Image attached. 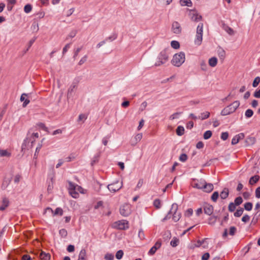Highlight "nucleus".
<instances>
[{
	"instance_id": "obj_20",
	"label": "nucleus",
	"mask_w": 260,
	"mask_h": 260,
	"mask_svg": "<svg viewBox=\"0 0 260 260\" xmlns=\"http://www.w3.org/2000/svg\"><path fill=\"white\" fill-rule=\"evenodd\" d=\"M142 138V134L140 133L136 135L135 136L134 140L132 141L131 142V145H135L138 142H139Z\"/></svg>"
},
{
	"instance_id": "obj_25",
	"label": "nucleus",
	"mask_w": 260,
	"mask_h": 260,
	"mask_svg": "<svg viewBox=\"0 0 260 260\" xmlns=\"http://www.w3.org/2000/svg\"><path fill=\"white\" fill-rule=\"evenodd\" d=\"M217 216L213 215L210 217L208 220V223L210 225H214L217 220Z\"/></svg>"
},
{
	"instance_id": "obj_2",
	"label": "nucleus",
	"mask_w": 260,
	"mask_h": 260,
	"mask_svg": "<svg viewBox=\"0 0 260 260\" xmlns=\"http://www.w3.org/2000/svg\"><path fill=\"white\" fill-rule=\"evenodd\" d=\"M169 50L165 49L161 51L158 56V60L155 62V66H160L166 63L169 60Z\"/></svg>"
},
{
	"instance_id": "obj_53",
	"label": "nucleus",
	"mask_w": 260,
	"mask_h": 260,
	"mask_svg": "<svg viewBox=\"0 0 260 260\" xmlns=\"http://www.w3.org/2000/svg\"><path fill=\"white\" fill-rule=\"evenodd\" d=\"M114 257V255L111 253H107L104 257L105 259L107 260H113Z\"/></svg>"
},
{
	"instance_id": "obj_50",
	"label": "nucleus",
	"mask_w": 260,
	"mask_h": 260,
	"mask_svg": "<svg viewBox=\"0 0 260 260\" xmlns=\"http://www.w3.org/2000/svg\"><path fill=\"white\" fill-rule=\"evenodd\" d=\"M153 205L156 209L160 207V201L159 199H156L154 201Z\"/></svg>"
},
{
	"instance_id": "obj_27",
	"label": "nucleus",
	"mask_w": 260,
	"mask_h": 260,
	"mask_svg": "<svg viewBox=\"0 0 260 260\" xmlns=\"http://www.w3.org/2000/svg\"><path fill=\"white\" fill-rule=\"evenodd\" d=\"M210 112H207V111L202 113L201 114V115L198 117V119H200L201 120L206 119L210 116Z\"/></svg>"
},
{
	"instance_id": "obj_23",
	"label": "nucleus",
	"mask_w": 260,
	"mask_h": 260,
	"mask_svg": "<svg viewBox=\"0 0 260 260\" xmlns=\"http://www.w3.org/2000/svg\"><path fill=\"white\" fill-rule=\"evenodd\" d=\"M206 240H207V239H204L202 241L198 240L197 243L196 244H194V245H192L190 247V248L193 249L194 247H200L202 245L206 243Z\"/></svg>"
},
{
	"instance_id": "obj_15",
	"label": "nucleus",
	"mask_w": 260,
	"mask_h": 260,
	"mask_svg": "<svg viewBox=\"0 0 260 260\" xmlns=\"http://www.w3.org/2000/svg\"><path fill=\"white\" fill-rule=\"evenodd\" d=\"M2 205L0 206V211L5 210L9 205V199L7 198L3 199Z\"/></svg>"
},
{
	"instance_id": "obj_1",
	"label": "nucleus",
	"mask_w": 260,
	"mask_h": 260,
	"mask_svg": "<svg viewBox=\"0 0 260 260\" xmlns=\"http://www.w3.org/2000/svg\"><path fill=\"white\" fill-rule=\"evenodd\" d=\"M240 102L238 101H235L233 103L225 107L221 112V114L223 116L229 115L234 113L239 107Z\"/></svg>"
},
{
	"instance_id": "obj_54",
	"label": "nucleus",
	"mask_w": 260,
	"mask_h": 260,
	"mask_svg": "<svg viewBox=\"0 0 260 260\" xmlns=\"http://www.w3.org/2000/svg\"><path fill=\"white\" fill-rule=\"evenodd\" d=\"M76 34H77V31L76 30H72L70 32V34L68 35V36L67 38V39H68L69 38H74L76 35Z\"/></svg>"
},
{
	"instance_id": "obj_6",
	"label": "nucleus",
	"mask_w": 260,
	"mask_h": 260,
	"mask_svg": "<svg viewBox=\"0 0 260 260\" xmlns=\"http://www.w3.org/2000/svg\"><path fill=\"white\" fill-rule=\"evenodd\" d=\"M112 227L114 229L124 230L128 228V222L124 220H119L114 222Z\"/></svg>"
},
{
	"instance_id": "obj_39",
	"label": "nucleus",
	"mask_w": 260,
	"mask_h": 260,
	"mask_svg": "<svg viewBox=\"0 0 260 260\" xmlns=\"http://www.w3.org/2000/svg\"><path fill=\"white\" fill-rule=\"evenodd\" d=\"M236 205L234 203L232 202L230 203L228 207L229 211L231 212H234L236 209Z\"/></svg>"
},
{
	"instance_id": "obj_57",
	"label": "nucleus",
	"mask_w": 260,
	"mask_h": 260,
	"mask_svg": "<svg viewBox=\"0 0 260 260\" xmlns=\"http://www.w3.org/2000/svg\"><path fill=\"white\" fill-rule=\"evenodd\" d=\"M193 213V210L191 208H189V209H188L185 213V216H187V217H189Z\"/></svg>"
},
{
	"instance_id": "obj_29",
	"label": "nucleus",
	"mask_w": 260,
	"mask_h": 260,
	"mask_svg": "<svg viewBox=\"0 0 260 260\" xmlns=\"http://www.w3.org/2000/svg\"><path fill=\"white\" fill-rule=\"evenodd\" d=\"M184 128L182 126H178L176 129V133L178 136H182L184 134Z\"/></svg>"
},
{
	"instance_id": "obj_13",
	"label": "nucleus",
	"mask_w": 260,
	"mask_h": 260,
	"mask_svg": "<svg viewBox=\"0 0 260 260\" xmlns=\"http://www.w3.org/2000/svg\"><path fill=\"white\" fill-rule=\"evenodd\" d=\"M244 134L243 133H240L236 135L232 140V144L235 145L237 144L240 140L244 138Z\"/></svg>"
},
{
	"instance_id": "obj_26",
	"label": "nucleus",
	"mask_w": 260,
	"mask_h": 260,
	"mask_svg": "<svg viewBox=\"0 0 260 260\" xmlns=\"http://www.w3.org/2000/svg\"><path fill=\"white\" fill-rule=\"evenodd\" d=\"M217 63V59L215 57H213L209 59V64L211 67H214L216 66Z\"/></svg>"
},
{
	"instance_id": "obj_64",
	"label": "nucleus",
	"mask_w": 260,
	"mask_h": 260,
	"mask_svg": "<svg viewBox=\"0 0 260 260\" xmlns=\"http://www.w3.org/2000/svg\"><path fill=\"white\" fill-rule=\"evenodd\" d=\"M255 197L260 198V186L257 187L255 190Z\"/></svg>"
},
{
	"instance_id": "obj_24",
	"label": "nucleus",
	"mask_w": 260,
	"mask_h": 260,
	"mask_svg": "<svg viewBox=\"0 0 260 260\" xmlns=\"http://www.w3.org/2000/svg\"><path fill=\"white\" fill-rule=\"evenodd\" d=\"M86 252L85 249H82L79 254L78 260H86Z\"/></svg>"
},
{
	"instance_id": "obj_37",
	"label": "nucleus",
	"mask_w": 260,
	"mask_h": 260,
	"mask_svg": "<svg viewBox=\"0 0 260 260\" xmlns=\"http://www.w3.org/2000/svg\"><path fill=\"white\" fill-rule=\"evenodd\" d=\"M180 3L182 6H187L189 7L191 6V2L190 0H181Z\"/></svg>"
},
{
	"instance_id": "obj_45",
	"label": "nucleus",
	"mask_w": 260,
	"mask_h": 260,
	"mask_svg": "<svg viewBox=\"0 0 260 260\" xmlns=\"http://www.w3.org/2000/svg\"><path fill=\"white\" fill-rule=\"evenodd\" d=\"M242 202H243L242 198L241 197H238L235 199L234 204L236 206H239L242 204Z\"/></svg>"
},
{
	"instance_id": "obj_52",
	"label": "nucleus",
	"mask_w": 260,
	"mask_h": 260,
	"mask_svg": "<svg viewBox=\"0 0 260 260\" xmlns=\"http://www.w3.org/2000/svg\"><path fill=\"white\" fill-rule=\"evenodd\" d=\"M187 155L185 153H183L180 155L179 160L182 162H185L187 159Z\"/></svg>"
},
{
	"instance_id": "obj_58",
	"label": "nucleus",
	"mask_w": 260,
	"mask_h": 260,
	"mask_svg": "<svg viewBox=\"0 0 260 260\" xmlns=\"http://www.w3.org/2000/svg\"><path fill=\"white\" fill-rule=\"evenodd\" d=\"M35 40H36V39H32L29 41L28 44V47H27V49H26V50L25 51V53H26L29 50V49L30 48V47L32 46V45L35 41Z\"/></svg>"
},
{
	"instance_id": "obj_41",
	"label": "nucleus",
	"mask_w": 260,
	"mask_h": 260,
	"mask_svg": "<svg viewBox=\"0 0 260 260\" xmlns=\"http://www.w3.org/2000/svg\"><path fill=\"white\" fill-rule=\"evenodd\" d=\"M123 255V252L122 250H119L117 251L115 256L117 259H120L122 258Z\"/></svg>"
},
{
	"instance_id": "obj_32",
	"label": "nucleus",
	"mask_w": 260,
	"mask_h": 260,
	"mask_svg": "<svg viewBox=\"0 0 260 260\" xmlns=\"http://www.w3.org/2000/svg\"><path fill=\"white\" fill-rule=\"evenodd\" d=\"M171 47L174 49H178L180 47L179 43L176 41H172L171 43Z\"/></svg>"
},
{
	"instance_id": "obj_49",
	"label": "nucleus",
	"mask_w": 260,
	"mask_h": 260,
	"mask_svg": "<svg viewBox=\"0 0 260 260\" xmlns=\"http://www.w3.org/2000/svg\"><path fill=\"white\" fill-rule=\"evenodd\" d=\"M179 243V240L177 238H174L171 241V245L173 247H176L178 245V244Z\"/></svg>"
},
{
	"instance_id": "obj_47",
	"label": "nucleus",
	"mask_w": 260,
	"mask_h": 260,
	"mask_svg": "<svg viewBox=\"0 0 260 260\" xmlns=\"http://www.w3.org/2000/svg\"><path fill=\"white\" fill-rule=\"evenodd\" d=\"M237 232V229L235 226H231L229 230V235L234 236Z\"/></svg>"
},
{
	"instance_id": "obj_8",
	"label": "nucleus",
	"mask_w": 260,
	"mask_h": 260,
	"mask_svg": "<svg viewBox=\"0 0 260 260\" xmlns=\"http://www.w3.org/2000/svg\"><path fill=\"white\" fill-rule=\"evenodd\" d=\"M122 186V182L116 181L108 185V189L112 192H115L119 190Z\"/></svg>"
},
{
	"instance_id": "obj_63",
	"label": "nucleus",
	"mask_w": 260,
	"mask_h": 260,
	"mask_svg": "<svg viewBox=\"0 0 260 260\" xmlns=\"http://www.w3.org/2000/svg\"><path fill=\"white\" fill-rule=\"evenodd\" d=\"M253 95L256 98H260V89L256 90L254 92Z\"/></svg>"
},
{
	"instance_id": "obj_34",
	"label": "nucleus",
	"mask_w": 260,
	"mask_h": 260,
	"mask_svg": "<svg viewBox=\"0 0 260 260\" xmlns=\"http://www.w3.org/2000/svg\"><path fill=\"white\" fill-rule=\"evenodd\" d=\"M10 182H11V179H8L5 180L2 184V188L3 189H5L8 187V186L10 184Z\"/></svg>"
},
{
	"instance_id": "obj_9",
	"label": "nucleus",
	"mask_w": 260,
	"mask_h": 260,
	"mask_svg": "<svg viewBox=\"0 0 260 260\" xmlns=\"http://www.w3.org/2000/svg\"><path fill=\"white\" fill-rule=\"evenodd\" d=\"M69 189L70 190V193L73 198H77L78 197L79 194L76 191V190L77 188H79V186H78L77 185H75L71 181L69 182Z\"/></svg>"
},
{
	"instance_id": "obj_56",
	"label": "nucleus",
	"mask_w": 260,
	"mask_h": 260,
	"mask_svg": "<svg viewBox=\"0 0 260 260\" xmlns=\"http://www.w3.org/2000/svg\"><path fill=\"white\" fill-rule=\"evenodd\" d=\"M229 137V134L227 132H223L221 135V139L224 141L228 139Z\"/></svg>"
},
{
	"instance_id": "obj_12",
	"label": "nucleus",
	"mask_w": 260,
	"mask_h": 260,
	"mask_svg": "<svg viewBox=\"0 0 260 260\" xmlns=\"http://www.w3.org/2000/svg\"><path fill=\"white\" fill-rule=\"evenodd\" d=\"M172 29L174 33L178 34L181 32V28L178 22L175 21L172 24Z\"/></svg>"
},
{
	"instance_id": "obj_22",
	"label": "nucleus",
	"mask_w": 260,
	"mask_h": 260,
	"mask_svg": "<svg viewBox=\"0 0 260 260\" xmlns=\"http://www.w3.org/2000/svg\"><path fill=\"white\" fill-rule=\"evenodd\" d=\"M259 179V176L258 175H254L251 177L249 181V183L250 185H253L256 183Z\"/></svg>"
},
{
	"instance_id": "obj_60",
	"label": "nucleus",
	"mask_w": 260,
	"mask_h": 260,
	"mask_svg": "<svg viewBox=\"0 0 260 260\" xmlns=\"http://www.w3.org/2000/svg\"><path fill=\"white\" fill-rule=\"evenodd\" d=\"M250 219V216L248 215H245L243 216L242 218V221L244 222H248Z\"/></svg>"
},
{
	"instance_id": "obj_55",
	"label": "nucleus",
	"mask_w": 260,
	"mask_h": 260,
	"mask_svg": "<svg viewBox=\"0 0 260 260\" xmlns=\"http://www.w3.org/2000/svg\"><path fill=\"white\" fill-rule=\"evenodd\" d=\"M138 236L141 240H143L145 239L144 232L142 229L139 230Z\"/></svg>"
},
{
	"instance_id": "obj_42",
	"label": "nucleus",
	"mask_w": 260,
	"mask_h": 260,
	"mask_svg": "<svg viewBox=\"0 0 260 260\" xmlns=\"http://www.w3.org/2000/svg\"><path fill=\"white\" fill-rule=\"evenodd\" d=\"M182 112H176L171 115L169 117V119L170 120H174L175 119H177L179 117V116L181 114Z\"/></svg>"
},
{
	"instance_id": "obj_44",
	"label": "nucleus",
	"mask_w": 260,
	"mask_h": 260,
	"mask_svg": "<svg viewBox=\"0 0 260 260\" xmlns=\"http://www.w3.org/2000/svg\"><path fill=\"white\" fill-rule=\"evenodd\" d=\"M259 82H260V77H256L254 79V81H253V83H252V86H253V87H257V85H258V84L259 83Z\"/></svg>"
},
{
	"instance_id": "obj_14",
	"label": "nucleus",
	"mask_w": 260,
	"mask_h": 260,
	"mask_svg": "<svg viewBox=\"0 0 260 260\" xmlns=\"http://www.w3.org/2000/svg\"><path fill=\"white\" fill-rule=\"evenodd\" d=\"M213 189V185L212 183H207L204 181L203 190L206 192H210Z\"/></svg>"
},
{
	"instance_id": "obj_43",
	"label": "nucleus",
	"mask_w": 260,
	"mask_h": 260,
	"mask_svg": "<svg viewBox=\"0 0 260 260\" xmlns=\"http://www.w3.org/2000/svg\"><path fill=\"white\" fill-rule=\"evenodd\" d=\"M100 156V153L95 155L94 156V157L93 158V159L92 160L91 162V165L92 166L94 165V164H95V163L98 162Z\"/></svg>"
},
{
	"instance_id": "obj_16",
	"label": "nucleus",
	"mask_w": 260,
	"mask_h": 260,
	"mask_svg": "<svg viewBox=\"0 0 260 260\" xmlns=\"http://www.w3.org/2000/svg\"><path fill=\"white\" fill-rule=\"evenodd\" d=\"M204 213L208 215H211L213 212V207L209 204L206 205L204 208Z\"/></svg>"
},
{
	"instance_id": "obj_38",
	"label": "nucleus",
	"mask_w": 260,
	"mask_h": 260,
	"mask_svg": "<svg viewBox=\"0 0 260 260\" xmlns=\"http://www.w3.org/2000/svg\"><path fill=\"white\" fill-rule=\"evenodd\" d=\"M212 133L211 131H207L204 134V138L206 140L209 139L212 136Z\"/></svg>"
},
{
	"instance_id": "obj_17",
	"label": "nucleus",
	"mask_w": 260,
	"mask_h": 260,
	"mask_svg": "<svg viewBox=\"0 0 260 260\" xmlns=\"http://www.w3.org/2000/svg\"><path fill=\"white\" fill-rule=\"evenodd\" d=\"M255 142L256 139L253 137H248L245 141L246 146L252 145L255 143Z\"/></svg>"
},
{
	"instance_id": "obj_51",
	"label": "nucleus",
	"mask_w": 260,
	"mask_h": 260,
	"mask_svg": "<svg viewBox=\"0 0 260 260\" xmlns=\"http://www.w3.org/2000/svg\"><path fill=\"white\" fill-rule=\"evenodd\" d=\"M59 235L62 237H63V238L66 237L67 236V234H68L67 230L64 229H61L60 230H59Z\"/></svg>"
},
{
	"instance_id": "obj_33",
	"label": "nucleus",
	"mask_w": 260,
	"mask_h": 260,
	"mask_svg": "<svg viewBox=\"0 0 260 260\" xmlns=\"http://www.w3.org/2000/svg\"><path fill=\"white\" fill-rule=\"evenodd\" d=\"M253 207V205L250 202L246 203L244 204V208L247 211H250L252 210Z\"/></svg>"
},
{
	"instance_id": "obj_48",
	"label": "nucleus",
	"mask_w": 260,
	"mask_h": 260,
	"mask_svg": "<svg viewBox=\"0 0 260 260\" xmlns=\"http://www.w3.org/2000/svg\"><path fill=\"white\" fill-rule=\"evenodd\" d=\"M219 197V193L217 191H215L214 192L212 196H211V200L213 201V202H216L218 198Z\"/></svg>"
},
{
	"instance_id": "obj_21",
	"label": "nucleus",
	"mask_w": 260,
	"mask_h": 260,
	"mask_svg": "<svg viewBox=\"0 0 260 260\" xmlns=\"http://www.w3.org/2000/svg\"><path fill=\"white\" fill-rule=\"evenodd\" d=\"M229 189L227 188H224L221 192L220 197L222 199H225L229 196Z\"/></svg>"
},
{
	"instance_id": "obj_36",
	"label": "nucleus",
	"mask_w": 260,
	"mask_h": 260,
	"mask_svg": "<svg viewBox=\"0 0 260 260\" xmlns=\"http://www.w3.org/2000/svg\"><path fill=\"white\" fill-rule=\"evenodd\" d=\"M200 67L202 71H206L207 70V66L206 64V63L205 61L202 60L200 62Z\"/></svg>"
},
{
	"instance_id": "obj_4",
	"label": "nucleus",
	"mask_w": 260,
	"mask_h": 260,
	"mask_svg": "<svg viewBox=\"0 0 260 260\" xmlns=\"http://www.w3.org/2000/svg\"><path fill=\"white\" fill-rule=\"evenodd\" d=\"M178 209V205L177 204H173L172 205V208L168 215L163 219V221L167 220L170 218V214L173 213V219L174 221H178L181 217V214L177 212Z\"/></svg>"
},
{
	"instance_id": "obj_18",
	"label": "nucleus",
	"mask_w": 260,
	"mask_h": 260,
	"mask_svg": "<svg viewBox=\"0 0 260 260\" xmlns=\"http://www.w3.org/2000/svg\"><path fill=\"white\" fill-rule=\"evenodd\" d=\"M222 28L230 35L232 36L235 34L234 30L229 27L228 25L223 23L222 24Z\"/></svg>"
},
{
	"instance_id": "obj_59",
	"label": "nucleus",
	"mask_w": 260,
	"mask_h": 260,
	"mask_svg": "<svg viewBox=\"0 0 260 260\" xmlns=\"http://www.w3.org/2000/svg\"><path fill=\"white\" fill-rule=\"evenodd\" d=\"M87 55H85L84 56H83L81 59L79 61V63H78V64L81 66L82 65V64H83L87 60Z\"/></svg>"
},
{
	"instance_id": "obj_35",
	"label": "nucleus",
	"mask_w": 260,
	"mask_h": 260,
	"mask_svg": "<svg viewBox=\"0 0 260 260\" xmlns=\"http://www.w3.org/2000/svg\"><path fill=\"white\" fill-rule=\"evenodd\" d=\"M243 211V209L240 208V209L237 210V211L234 213V216L235 217H240L242 215Z\"/></svg>"
},
{
	"instance_id": "obj_62",
	"label": "nucleus",
	"mask_w": 260,
	"mask_h": 260,
	"mask_svg": "<svg viewBox=\"0 0 260 260\" xmlns=\"http://www.w3.org/2000/svg\"><path fill=\"white\" fill-rule=\"evenodd\" d=\"M210 257L209 253L206 252L204 253L202 256V260H208Z\"/></svg>"
},
{
	"instance_id": "obj_5",
	"label": "nucleus",
	"mask_w": 260,
	"mask_h": 260,
	"mask_svg": "<svg viewBox=\"0 0 260 260\" xmlns=\"http://www.w3.org/2000/svg\"><path fill=\"white\" fill-rule=\"evenodd\" d=\"M203 24L200 23L197 28L196 38L194 40V43L197 45H201L203 39Z\"/></svg>"
},
{
	"instance_id": "obj_40",
	"label": "nucleus",
	"mask_w": 260,
	"mask_h": 260,
	"mask_svg": "<svg viewBox=\"0 0 260 260\" xmlns=\"http://www.w3.org/2000/svg\"><path fill=\"white\" fill-rule=\"evenodd\" d=\"M253 115V112L251 109H248L246 111L245 115L246 118H250Z\"/></svg>"
},
{
	"instance_id": "obj_19",
	"label": "nucleus",
	"mask_w": 260,
	"mask_h": 260,
	"mask_svg": "<svg viewBox=\"0 0 260 260\" xmlns=\"http://www.w3.org/2000/svg\"><path fill=\"white\" fill-rule=\"evenodd\" d=\"M39 257L42 260H49L50 258V255L48 253H45L43 251L40 252Z\"/></svg>"
},
{
	"instance_id": "obj_10",
	"label": "nucleus",
	"mask_w": 260,
	"mask_h": 260,
	"mask_svg": "<svg viewBox=\"0 0 260 260\" xmlns=\"http://www.w3.org/2000/svg\"><path fill=\"white\" fill-rule=\"evenodd\" d=\"M188 15L191 20L194 22H198L202 18V16L199 15L195 10H190Z\"/></svg>"
},
{
	"instance_id": "obj_46",
	"label": "nucleus",
	"mask_w": 260,
	"mask_h": 260,
	"mask_svg": "<svg viewBox=\"0 0 260 260\" xmlns=\"http://www.w3.org/2000/svg\"><path fill=\"white\" fill-rule=\"evenodd\" d=\"M32 10V7L31 5L30 4H27L24 6V11L25 13H29Z\"/></svg>"
},
{
	"instance_id": "obj_61",
	"label": "nucleus",
	"mask_w": 260,
	"mask_h": 260,
	"mask_svg": "<svg viewBox=\"0 0 260 260\" xmlns=\"http://www.w3.org/2000/svg\"><path fill=\"white\" fill-rule=\"evenodd\" d=\"M157 250V249H156L155 247H154V246H153L149 251L148 252V254L150 255H153L156 251Z\"/></svg>"
},
{
	"instance_id": "obj_7",
	"label": "nucleus",
	"mask_w": 260,
	"mask_h": 260,
	"mask_svg": "<svg viewBox=\"0 0 260 260\" xmlns=\"http://www.w3.org/2000/svg\"><path fill=\"white\" fill-rule=\"evenodd\" d=\"M120 213L123 216H127L131 213V207L128 204H124L119 209Z\"/></svg>"
},
{
	"instance_id": "obj_3",
	"label": "nucleus",
	"mask_w": 260,
	"mask_h": 260,
	"mask_svg": "<svg viewBox=\"0 0 260 260\" xmlns=\"http://www.w3.org/2000/svg\"><path fill=\"white\" fill-rule=\"evenodd\" d=\"M185 54L183 52H180L175 54L171 60L172 64L176 67H180L185 61Z\"/></svg>"
},
{
	"instance_id": "obj_11",
	"label": "nucleus",
	"mask_w": 260,
	"mask_h": 260,
	"mask_svg": "<svg viewBox=\"0 0 260 260\" xmlns=\"http://www.w3.org/2000/svg\"><path fill=\"white\" fill-rule=\"evenodd\" d=\"M77 85L76 83H73L69 88L67 93V98L70 99L73 96L74 93L77 88Z\"/></svg>"
},
{
	"instance_id": "obj_28",
	"label": "nucleus",
	"mask_w": 260,
	"mask_h": 260,
	"mask_svg": "<svg viewBox=\"0 0 260 260\" xmlns=\"http://www.w3.org/2000/svg\"><path fill=\"white\" fill-rule=\"evenodd\" d=\"M204 181H205V180H201L199 183H196L193 184V187L194 188H198V189H203Z\"/></svg>"
},
{
	"instance_id": "obj_31",
	"label": "nucleus",
	"mask_w": 260,
	"mask_h": 260,
	"mask_svg": "<svg viewBox=\"0 0 260 260\" xmlns=\"http://www.w3.org/2000/svg\"><path fill=\"white\" fill-rule=\"evenodd\" d=\"M63 214V210L61 208H57L55 211L54 212L53 211V216H55V215H59L60 216L62 215Z\"/></svg>"
},
{
	"instance_id": "obj_30",
	"label": "nucleus",
	"mask_w": 260,
	"mask_h": 260,
	"mask_svg": "<svg viewBox=\"0 0 260 260\" xmlns=\"http://www.w3.org/2000/svg\"><path fill=\"white\" fill-rule=\"evenodd\" d=\"M259 216H260V213H258V211H257L255 213L254 216L253 217L251 222V224H255L258 221V218Z\"/></svg>"
}]
</instances>
